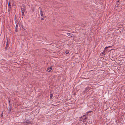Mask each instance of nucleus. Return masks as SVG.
<instances>
[{
  "label": "nucleus",
  "mask_w": 125,
  "mask_h": 125,
  "mask_svg": "<svg viewBox=\"0 0 125 125\" xmlns=\"http://www.w3.org/2000/svg\"><path fill=\"white\" fill-rule=\"evenodd\" d=\"M39 8L40 10V11L41 15V16L44 15L43 14V11H42V9L40 7H39Z\"/></svg>",
  "instance_id": "3"
},
{
  "label": "nucleus",
  "mask_w": 125,
  "mask_h": 125,
  "mask_svg": "<svg viewBox=\"0 0 125 125\" xmlns=\"http://www.w3.org/2000/svg\"><path fill=\"white\" fill-rule=\"evenodd\" d=\"M45 18V16L44 15L41 16V20H44Z\"/></svg>",
  "instance_id": "9"
},
{
  "label": "nucleus",
  "mask_w": 125,
  "mask_h": 125,
  "mask_svg": "<svg viewBox=\"0 0 125 125\" xmlns=\"http://www.w3.org/2000/svg\"><path fill=\"white\" fill-rule=\"evenodd\" d=\"M2 114H3V113H2V114H1V116H2V115H2Z\"/></svg>",
  "instance_id": "19"
},
{
  "label": "nucleus",
  "mask_w": 125,
  "mask_h": 125,
  "mask_svg": "<svg viewBox=\"0 0 125 125\" xmlns=\"http://www.w3.org/2000/svg\"><path fill=\"white\" fill-rule=\"evenodd\" d=\"M8 41H7V44H6V47H5V49H7V47L8 46Z\"/></svg>",
  "instance_id": "10"
},
{
  "label": "nucleus",
  "mask_w": 125,
  "mask_h": 125,
  "mask_svg": "<svg viewBox=\"0 0 125 125\" xmlns=\"http://www.w3.org/2000/svg\"><path fill=\"white\" fill-rule=\"evenodd\" d=\"M67 34L68 36H70L71 37L74 36L71 33H67Z\"/></svg>",
  "instance_id": "6"
},
{
  "label": "nucleus",
  "mask_w": 125,
  "mask_h": 125,
  "mask_svg": "<svg viewBox=\"0 0 125 125\" xmlns=\"http://www.w3.org/2000/svg\"><path fill=\"white\" fill-rule=\"evenodd\" d=\"M120 0H118V1H117V3L119 2L120 1Z\"/></svg>",
  "instance_id": "16"
},
{
  "label": "nucleus",
  "mask_w": 125,
  "mask_h": 125,
  "mask_svg": "<svg viewBox=\"0 0 125 125\" xmlns=\"http://www.w3.org/2000/svg\"><path fill=\"white\" fill-rule=\"evenodd\" d=\"M12 105L10 104L9 106V109H8L9 113H11V109H12Z\"/></svg>",
  "instance_id": "2"
},
{
  "label": "nucleus",
  "mask_w": 125,
  "mask_h": 125,
  "mask_svg": "<svg viewBox=\"0 0 125 125\" xmlns=\"http://www.w3.org/2000/svg\"><path fill=\"white\" fill-rule=\"evenodd\" d=\"M11 8V5L10 2H9L8 7V11H9Z\"/></svg>",
  "instance_id": "4"
},
{
  "label": "nucleus",
  "mask_w": 125,
  "mask_h": 125,
  "mask_svg": "<svg viewBox=\"0 0 125 125\" xmlns=\"http://www.w3.org/2000/svg\"><path fill=\"white\" fill-rule=\"evenodd\" d=\"M65 53L66 54H70L69 53V52L68 51V50H66V52H65Z\"/></svg>",
  "instance_id": "13"
},
{
  "label": "nucleus",
  "mask_w": 125,
  "mask_h": 125,
  "mask_svg": "<svg viewBox=\"0 0 125 125\" xmlns=\"http://www.w3.org/2000/svg\"><path fill=\"white\" fill-rule=\"evenodd\" d=\"M85 115H83V117H84V116H85Z\"/></svg>",
  "instance_id": "17"
},
{
  "label": "nucleus",
  "mask_w": 125,
  "mask_h": 125,
  "mask_svg": "<svg viewBox=\"0 0 125 125\" xmlns=\"http://www.w3.org/2000/svg\"><path fill=\"white\" fill-rule=\"evenodd\" d=\"M25 11H21L22 17L23 18L24 15V13Z\"/></svg>",
  "instance_id": "12"
},
{
  "label": "nucleus",
  "mask_w": 125,
  "mask_h": 125,
  "mask_svg": "<svg viewBox=\"0 0 125 125\" xmlns=\"http://www.w3.org/2000/svg\"><path fill=\"white\" fill-rule=\"evenodd\" d=\"M52 68V67H50L49 68L47 69V71L48 72H50L51 71Z\"/></svg>",
  "instance_id": "8"
},
{
  "label": "nucleus",
  "mask_w": 125,
  "mask_h": 125,
  "mask_svg": "<svg viewBox=\"0 0 125 125\" xmlns=\"http://www.w3.org/2000/svg\"><path fill=\"white\" fill-rule=\"evenodd\" d=\"M124 47H125V45L124 46Z\"/></svg>",
  "instance_id": "20"
},
{
  "label": "nucleus",
  "mask_w": 125,
  "mask_h": 125,
  "mask_svg": "<svg viewBox=\"0 0 125 125\" xmlns=\"http://www.w3.org/2000/svg\"><path fill=\"white\" fill-rule=\"evenodd\" d=\"M15 24H16V26L15 27V31L16 32H17L18 30V23L17 22H15Z\"/></svg>",
  "instance_id": "5"
},
{
  "label": "nucleus",
  "mask_w": 125,
  "mask_h": 125,
  "mask_svg": "<svg viewBox=\"0 0 125 125\" xmlns=\"http://www.w3.org/2000/svg\"><path fill=\"white\" fill-rule=\"evenodd\" d=\"M21 11H25L26 10V6L24 4L22 5L21 6Z\"/></svg>",
  "instance_id": "1"
},
{
  "label": "nucleus",
  "mask_w": 125,
  "mask_h": 125,
  "mask_svg": "<svg viewBox=\"0 0 125 125\" xmlns=\"http://www.w3.org/2000/svg\"><path fill=\"white\" fill-rule=\"evenodd\" d=\"M86 118L85 117V118H84V120H85V119H86Z\"/></svg>",
  "instance_id": "18"
},
{
  "label": "nucleus",
  "mask_w": 125,
  "mask_h": 125,
  "mask_svg": "<svg viewBox=\"0 0 125 125\" xmlns=\"http://www.w3.org/2000/svg\"><path fill=\"white\" fill-rule=\"evenodd\" d=\"M92 112V111H88V112H87L86 113H91V112Z\"/></svg>",
  "instance_id": "14"
},
{
  "label": "nucleus",
  "mask_w": 125,
  "mask_h": 125,
  "mask_svg": "<svg viewBox=\"0 0 125 125\" xmlns=\"http://www.w3.org/2000/svg\"><path fill=\"white\" fill-rule=\"evenodd\" d=\"M25 123L27 124H31V122L30 121V120H28L26 121L25 122Z\"/></svg>",
  "instance_id": "7"
},
{
  "label": "nucleus",
  "mask_w": 125,
  "mask_h": 125,
  "mask_svg": "<svg viewBox=\"0 0 125 125\" xmlns=\"http://www.w3.org/2000/svg\"><path fill=\"white\" fill-rule=\"evenodd\" d=\"M87 92V88H86L85 89L84 91V93L85 92Z\"/></svg>",
  "instance_id": "15"
},
{
  "label": "nucleus",
  "mask_w": 125,
  "mask_h": 125,
  "mask_svg": "<svg viewBox=\"0 0 125 125\" xmlns=\"http://www.w3.org/2000/svg\"><path fill=\"white\" fill-rule=\"evenodd\" d=\"M53 96V94H50V99H52Z\"/></svg>",
  "instance_id": "11"
}]
</instances>
